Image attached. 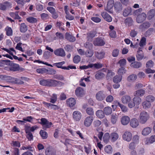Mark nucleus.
I'll return each mask as SVG.
<instances>
[{"label": "nucleus", "instance_id": "obj_47", "mask_svg": "<svg viewBox=\"0 0 155 155\" xmlns=\"http://www.w3.org/2000/svg\"><path fill=\"white\" fill-rule=\"evenodd\" d=\"M104 74L102 72H98L95 75V78L97 79H101L103 78Z\"/></svg>", "mask_w": 155, "mask_h": 155}, {"label": "nucleus", "instance_id": "obj_37", "mask_svg": "<svg viewBox=\"0 0 155 155\" xmlns=\"http://www.w3.org/2000/svg\"><path fill=\"white\" fill-rule=\"evenodd\" d=\"M18 12H11L9 15L11 17L14 18L15 19H19L21 18V17L18 15Z\"/></svg>", "mask_w": 155, "mask_h": 155}, {"label": "nucleus", "instance_id": "obj_26", "mask_svg": "<svg viewBox=\"0 0 155 155\" xmlns=\"http://www.w3.org/2000/svg\"><path fill=\"white\" fill-rule=\"evenodd\" d=\"M9 65L11 66L10 69L13 71H17L19 69V65L13 63L12 62L10 63Z\"/></svg>", "mask_w": 155, "mask_h": 155}, {"label": "nucleus", "instance_id": "obj_6", "mask_svg": "<svg viewBox=\"0 0 155 155\" xmlns=\"http://www.w3.org/2000/svg\"><path fill=\"white\" fill-rule=\"evenodd\" d=\"M81 114L79 111H74L73 113V118L75 121H79L81 120Z\"/></svg>", "mask_w": 155, "mask_h": 155}, {"label": "nucleus", "instance_id": "obj_45", "mask_svg": "<svg viewBox=\"0 0 155 155\" xmlns=\"http://www.w3.org/2000/svg\"><path fill=\"white\" fill-rule=\"evenodd\" d=\"M131 12L130 8H127L125 9L123 12V15L124 17L128 16Z\"/></svg>", "mask_w": 155, "mask_h": 155}, {"label": "nucleus", "instance_id": "obj_60", "mask_svg": "<svg viewBox=\"0 0 155 155\" xmlns=\"http://www.w3.org/2000/svg\"><path fill=\"white\" fill-rule=\"evenodd\" d=\"M84 47L87 48L91 49L93 47L92 44L89 42H87L84 44Z\"/></svg>", "mask_w": 155, "mask_h": 155}, {"label": "nucleus", "instance_id": "obj_27", "mask_svg": "<svg viewBox=\"0 0 155 155\" xmlns=\"http://www.w3.org/2000/svg\"><path fill=\"white\" fill-rule=\"evenodd\" d=\"M150 24L148 21H146L140 26V28L141 29H147L150 27Z\"/></svg>", "mask_w": 155, "mask_h": 155}, {"label": "nucleus", "instance_id": "obj_24", "mask_svg": "<svg viewBox=\"0 0 155 155\" xmlns=\"http://www.w3.org/2000/svg\"><path fill=\"white\" fill-rule=\"evenodd\" d=\"M65 38L70 42H74L75 40V38L71 35L69 33L67 32L65 34Z\"/></svg>", "mask_w": 155, "mask_h": 155}, {"label": "nucleus", "instance_id": "obj_62", "mask_svg": "<svg viewBox=\"0 0 155 155\" xmlns=\"http://www.w3.org/2000/svg\"><path fill=\"white\" fill-rule=\"evenodd\" d=\"M119 52V50L118 49H114L112 51V55L114 57H117L118 55Z\"/></svg>", "mask_w": 155, "mask_h": 155}, {"label": "nucleus", "instance_id": "obj_8", "mask_svg": "<svg viewBox=\"0 0 155 155\" xmlns=\"http://www.w3.org/2000/svg\"><path fill=\"white\" fill-rule=\"evenodd\" d=\"M123 139L126 141H130L132 138L131 133L129 131L125 132L123 135Z\"/></svg>", "mask_w": 155, "mask_h": 155}, {"label": "nucleus", "instance_id": "obj_54", "mask_svg": "<svg viewBox=\"0 0 155 155\" xmlns=\"http://www.w3.org/2000/svg\"><path fill=\"white\" fill-rule=\"evenodd\" d=\"M146 100L150 102L153 101L155 100V98L153 96L151 95L147 96L146 97Z\"/></svg>", "mask_w": 155, "mask_h": 155}, {"label": "nucleus", "instance_id": "obj_55", "mask_svg": "<svg viewBox=\"0 0 155 155\" xmlns=\"http://www.w3.org/2000/svg\"><path fill=\"white\" fill-rule=\"evenodd\" d=\"M92 65V68L94 67L97 69H99L102 68L103 65L100 63H97L94 64H91Z\"/></svg>", "mask_w": 155, "mask_h": 155}, {"label": "nucleus", "instance_id": "obj_12", "mask_svg": "<svg viewBox=\"0 0 155 155\" xmlns=\"http://www.w3.org/2000/svg\"><path fill=\"white\" fill-rule=\"evenodd\" d=\"M75 93L77 97H81L84 94V91L83 88L79 87L76 89Z\"/></svg>", "mask_w": 155, "mask_h": 155}, {"label": "nucleus", "instance_id": "obj_53", "mask_svg": "<svg viewBox=\"0 0 155 155\" xmlns=\"http://www.w3.org/2000/svg\"><path fill=\"white\" fill-rule=\"evenodd\" d=\"M15 2L21 5V6H23L26 2H29L30 0H26L25 1L24 0H15Z\"/></svg>", "mask_w": 155, "mask_h": 155}, {"label": "nucleus", "instance_id": "obj_4", "mask_svg": "<svg viewBox=\"0 0 155 155\" xmlns=\"http://www.w3.org/2000/svg\"><path fill=\"white\" fill-rule=\"evenodd\" d=\"M93 44L95 46H102L105 44V42L101 38H97L95 39Z\"/></svg>", "mask_w": 155, "mask_h": 155}, {"label": "nucleus", "instance_id": "obj_41", "mask_svg": "<svg viewBox=\"0 0 155 155\" xmlns=\"http://www.w3.org/2000/svg\"><path fill=\"white\" fill-rule=\"evenodd\" d=\"M40 134L42 139H47L48 137L47 133L44 130H41L40 131Z\"/></svg>", "mask_w": 155, "mask_h": 155}, {"label": "nucleus", "instance_id": "obj_25", "mask_svg": "<svg viewBox=\"0 0 155 155\" xmlns=\"http://www.w3.org/2000/svg\"><path fill=\"white\" fill-rule=\"evenodd\" d=\"M118 116L116 114H113L111 115L110 120L111 123L113 124L116 123L117 120Z\"/></svg>", "mask_w": 155, "mask_h": 155}, {"label": "nucleus", "instance_id": "obj_11", "mask_svg": "<svg viewBox=\"0 0 155 155\" xmlns=\"http://www.w3.org/2000/svg\"><path fill=\"white\" fill-rule=\"evenodd\" d=\"M101 15L106 21L109 22L112 21V17L107 12H101Z\"/></svg>", "mask_w": 155, "mask_h": 155}, {"label": "nucleus", "instance_id": "obj_56", "mask_svg": "<svg viewBox=\"0 0 155 155\" xmlns=\"http://www.w3.org/2000/svg\"><path fill=\"white\" fill-rule=\"evenodd\" d=\"M146 38L145 37H142L140 40L139 45L142 48L144 46L146 45Z\"/></svg>", "mask_w": 155, "mask_h": 155}, {"label": "nucleus", "instance_id": "obj_2", "mask_svg": "<svg viewBox=\"0 0 155 155\" xmlns=\"http://www.w3.org/2000/svg\"><path fill=\"white\" fill-rule=\"evenodd\" d=\"M41 122H39V123L42 125L43 129L45 130H46L47 128H50L51 126H52V123L51 122H49L45 118H41Z\"/></svg>", "mask_w": 155, "mask_h": 155}, {"label": "nucleus", "instance_id": "obj_40", "mask_svg": "<svg viewBox=\"0 0 155 155\" xmlns=\"http://www.w3.org/2000/svg\"><path fill=\"white\" fill-rule=\"evenodd\" d=\"M26 133L27 134L26 137L28 139V140L31 141L33 140V136L32 134L29 130H26Z\"/></svg>", "mask_w": 155, "mask_h": 155}, {"label": "nucleus", "instance_id": "obj_61", "mask_svg": "<svg viewBox=\"0 0 155 155\" xmlns=\"http://www.w3.org/2000/svg\"><path fill=\"white\" fill-rule=\"evenodd\" d=\"M126 63V61L124 59H123L120 60L118 62V63L120 64V66L123 67L124 66Z\"/></svg>", "mask_w": 155, "mask_h": 155}, {"label": "nucleus", "instance_id": "obj_15", "mask_svg": "<svg viewBox=\"0 0 155 155\" xmlns=\"http://www.w3.org/2000/svg\"><path fill=\"white\" fill-rule=\"evenodd\" d=\"M96 99L98 101H101L105 98V96L103 94V91H100L97 92L96 95Z\"/></svg>", "mask_w": 155, "mask_h": 155}, {"label": "nucleus", "instance_id": "obj_1", "mask_svg": "<svg viewBox=\"0 0 155 155\" xmlns=\"http://www.w3.org/2000/svg\"><path fill=\"white\" fill-rule=\"evenodd\" d=\"M149 118V115L147 112L143 111L140 114L139 120L140 124H145Z\"/></svg>", "mask_w": 155, "mask_h": 155}, {"label": "nucleus", "instance_id": "obj_18", "mask_svg": "<svg viewBox=\"0 0 155 155\" xmlns=\"http://www.w3.org/2000/svg\"><path fill=\"white\" fill-rule=\"evenodd\" d=\"M131 101V98L128 95H125L121 98L122 102L125 104H127Z\"/></svg>", "mask_w": 155, "mask_h": 155}, {"label": "nucleus", "instance_id": "obj_29", "mask_svg": "<svg viewBox=\"0 0 155 155\" xmlns=\"http://www.w3.org/2000/svg\"><path fill=\"white\" fill-rule=\"evenodd\" d=\"M104 113L102 110H98L96 112V115L99 118H103L104 117Z\"/></svg>", "mask_w": 155, "mask_h": 155}, {"label": "nucleus", "instance_id": "obj_52", "mask_svg": "<svg viewBox=\"0 0 155 155\" xmlns=\"http://www.w3.org/2000/svg\"><path fill=\"white\" fill-rule=\"evenodd\" d=\"M117 105H118L121 108L122 111L124 112H126L127 111V108L126 107L121 104L119 102L117 103Z\"/></svg>", "mask_w": 155, "mask_h": 155}, {"label": "nucleus", "instance_id": "obj_22", "mask_svg": "<svg viewBox=\"0 0 155 155\" xmlns=\"http://www.w3.org/2000/svg\"><path fill=\"white\" fill-rule=\"evenodd\" d=\"M96 34V33L94 31H91L87 34V41H91L92 40V38L94 37Z\"/></svg>", "mask_w": 155, "mask_h": 155}, {"label": "nucleus", "instance_id": "obj_20", "mask_svg": "<svg viewBox=\"0 0 155 155\" xmlns=\"http://www.w3.org/2000/svg\"><path fill=\"white\" fill-rule=\"evenodd\" d=\"M145 93V91L144 90L141 89L135 91L134 93V96L138 97L143 96Z\"/></svg>", "mask_w": 155, "mask_h": 155}, {"label": "nucleus", "instance_id": "obj_5", "mask_svg": "<svg viewBox=\"0 0 155 155\" xmlns=\"http://www.w3.org/2000/svg\"><path fill=\"white\" fill-rule=\"evenodd\" d=\"M93 120V116H89L87 117L84 120V125L86 127H89L91 124Z\"/></svg>", "mask_w": 155, "mask_h": 155}, {"label": "nucleus", "instance_id": "obj_49", "mask_svg": "<svg viewBox=\"0 0 155 155\" xmlns=\"http://www.w3.org/2000/svg\"><path fill=\"white\" fill-rule=\"evenodd\" d=\"M57 95L55 94H53L52 95L51 97L50 102L54 104L57 101Z\"/></svg>", "mask_w": 155, "mask_h": 155}, {"label": "nucleus", "instance_id": "obj_36", "mask_svg": "<svg viewBox=\"0 0 155 155\" xmlns=\"http://www.w3.org/2000/svg\"><path fill=\"white\" fill-rule=\"evenodd\" d=\"M142 64L140 62L137 61H135L131 64V66L134 68H138L141 66Z\"/></svg>", "mask_w": 155, "mask_h": 155}, {"label": "nucleus", "instance_id": "obj_3", "mask_svg": "<svg viewBox=\"0 0 155 155\" xmlns=\"http://www.w3.org/2000/svg\"><path fill=\"white\" fill-rule=\"evenodd\" d=\"M114 3V0H109L107 2L106 7H105L104 10L109 13L112 14L113 12V8Z\"/></svg>", "mask_w": 155, "mask_h": 155}, {"label": "nucleus", "instance_id": "obj_35", "mask_svg": "<svg viewBox=\"0 0 155 155\" xmlns=\"http://www.w3.org/2000/svg\"><path fill=\"white\" fill-rule=\"evenodd\" d=\"M136 96L133 99V101H134L135 105H139L141 102V99L139 97Z\"/></svg>", "mask_w": 155, "mask_h": 155}, {"label": "nucleus", "instance_id": "obj_10", "mask_svg": "<svg viewBox=\"0 0 155 155\" xmlns=\"http://www.w3.org/2000/svg\"><path fill=\"white\" fill-rule=\"evenodd\" d=\"M12 5L11 3L7 1L3 3H0V9L2 10H5L7 8Z\"/></svg>", "mask_w": 155, "mask_h": 155}, {"label": "nucleus", "instance_id": "obj_44", "mask_svg": "<svg viewBox=\"0 0 155 155\" xmlns=\"http://www.w3.org/2000/svg\"><path fill=\"white\" fill-rule=\"evenodd\" d=\"M110 136L108 133H106L104 135L103 137V140L104 141L105 143H107L108 142Z\"/></svg>", "mask_w": 155, "mask_h": 155}, {"label": "nucleus", "instance_id": "obj_32", "mask_svg": "<svg viewBox=\"0 0 155 155\" xmlns=\"http://www.w3.org/2000/svg\"><path fill=\"white\" fill-rule=\"evenodd\" d=\"M142 105L144 109H147L150 107L151 104L150 102L146 100L142 103Z\"/></svg>", "mask_w": 155, "mask_h": 155}, {"label": "nucleus", "instance_id": "obj_46", "mask_svg": "<svg viewBox=\"0 0 155 155\" xmlns=\"http://www.w3.org/2000/svg\"><path fill=\"white\" fill-rule=\"evenodd\" d=\"M57 80L54 79H49V86L50 87H55L57 86Z\"/></svg>", "mask_w": 155, "mask_h": 155}, {"label": "nucleus", "instance_id": "obj_42", "mask_svg": "<svg viewBox=\"0 0 155 155\" xmlns=\"http://www.w3.org/2000/svg\"><path fill=\"white\" fill-rule=\"evenodd\" d=\"M104 151L107 153H111L113 152L112 148L110 145L107 146L105 147Z\"/></svg>", "mask_w": 155, "mask_h": 155}, {"label": "nucleus", "instance_id": "obj_48", "mask_svg": "<svg viewBox=\"0 0 155 155\" xmlns=\"http://www.w3.org/2000/svg\"><path fill=\"white\" fill-rule=\"evenodd\" d=\"M40 84L42 85L49 86V79L41 80L40 81Z\"/></svg>", "mask_w": 155, "mask_h": 155}, {"label": "nucleus", "instance_id": "obj_38", "mask_svg": "<svg viewBox=\"0 0 155 155\" xmlns=\"http://www.w3.org/2000/svg\"><path fill=\"white\" fill-rule=\"evenodd\" d=\"M137 78V76L135 74L129 75L127 78V81L129 82L134 81Z\"/></svg>", "mask_w": 155, "mask_h": 155}, {"label": "nucleus", "instance_id": "obj_58", "mask_svg": "<svg viewBox=\"0 0 155 155\" xmlns=\"http://www.w3.org/2000/svg\"><path fill=\"white\" fill-rule=\"evenodd\" d=\"M27 21L31 23H34L37 21V19L36 18L33 17H29L27 18Z\"/></svg>", "mask_w": 155, "mask_h": 155}, {"label": "nucleus", "instance_id": "obj_14", "mask_svg": "<svg viewBox=\"0 0 155 155\" xmlns=\"http://www.w3.org/2000/svg\"><path fill=\"white\" fill-rule=\"evenodd\" d=\"M142 48H139L136 55L137 60L140 61L142 60L144 57V54L142 50Z\"/></svg>", "mask_w": 155, "mask_h": 155}, {"label": "nucleus", "instance_id": "obj_31", "mask_svg": "<svg viewBox=\"0 0 155 155\" xmlns=\"http://www.w3.org/2000/svg\"><path fill=\"white\" fill-rule=\"evenodd\" d=\"M27 27L24 23L21 24L20 30L21 32H25L27 30Z\"/></svg>", "mask_w": 155, "mask_h": 155}, {"label": "nucleus", "instance_id": "obj_59", "mask_svg": "<svg viewBox=\"0 0 155 155\" xmlns=\"http://www.w3.org/2000/svg\"><path fill=\"white\" fill-rule=\"evenodd\" d=\"M80 60L81 57L78 55H76L74 57L73 61L75 63L78 64L80 61Z\"/></svg>", "mask_w": 155, "mask_h": 155}, {"label": "nucleus", "instance_id": "obj_39", "mask_svg": "<svg viewBox=\"0 0 155 155\" xmlns=\"http://www.w3.org/2000/svg\"><path fill=\"white\" fill-rule=\"evenodd\" d=\"M126 71V70L125 68L123 67H121L118 69L117 73L119 75L122 76V75L125 74Z\"/></svg>", "mask_w": 155, "mask_h": 155}, {"label": "nucleus", "instance_id": "obj_21", "mask_svg": "<svg viewBox=\"0 0 155 155\" xmlns=\"http://www.w3.org/2000/svg\"><path fill=\"white\" fill-rule=\"evenodd\" d=\"M55 151L51 147L47 148L45 150L46 155H55Z\"/></svg>", "mask_w": 155, "mask_h": 155}, {"label": "nucleus", "instance_id": "obj_23", "mask_svg": "<svg viewBox=\"0 0 155 155\" xmlns=\"http://www.w3.org/2000/svg\"><path fill=\"white\" fill-rule=\"evenodd\" d=\"M155 15V9H152L150 10L147 13V18L148 20H151Z\"/></svg>", "mask_w": 155, "mask_h": 155}, {"label": "nucleus", "instance_id": "obj_9", "mask_svg": "<svg viewBox=\"0 0 155 155\" xmlns=\"http://www.w3.org/2000/svg\"><path fill=\"white\" fill-rule=\"evenodd\" d=\"M146 18V14L142 13L137 16L136 18V21L138 23H141L145 20Z\"/></svg>", "mask_w": 155, "mask_h": 155}, {"label": "nucleus", "instance_id": "obj_16", "mask_svg": "<svg viewBox=\"0 0 155 155\" xmlns=\"http://www.w3.org/2000/svg\"><path fill=\"white\" fill-rule=\"evenodd\" d=\"M130 124L133 128H136L139 125V122L138 120L136 118L132 119L130 120Z\"/></svg>", "mask_w": 155, "mask_h": 155}, {"label": "nucleus", "instance_id": "obj_13", "mask_svg": "<svg viewBox=\"0 0 155 155\" xmlns=\"http://www.w3.org/2000/svg\"><path fill=\"white\" fill-rule=\"evenodd\" d=\"M67 104L70 107H73L76 104V100L73 98H70L66 101Z\"/></svg>", "mask_w": 155, "mask_h": 155}, {"label": "nucleus", "instance_id": "obj_64", "mask_svg": "<svg viewBox=\"0 0 155 155\" xmlns=\"http://www.w3.org/2000/svg\"><path fill=\"white\" fill-rule=\"evenodd\" d=\"M43 56L45 59H48L50 56V52L48 51H45L44 53Z\"/></svg>", "mask_w": 155, "mask_h": 155}, {"label": "nucleus", "instance_id": "obj_28", "mask_svg": "<svg viewBox=\"0 0 155 155\" xmlns=\"http://www.w3.org/2000/svg\"><path fill=\"white\" fill-rule=\"evenodd\" d=\"M103 111L106 115H110L112 113V109L110 107H106L104 108Z\"/></svg>", "mask_w": 155, "mask_h": 155}, {"label": "nucleus", "instance_id": "obj_63", "mask_svg": "<svg viewBox=\"0 0 155 155\" xmlns=\"http://www.w3.org/2000/svg\"><path fill=\"white\" fill-rule=\"evenodd\" d=\"M136 145L133 142H131L129 145V148L131 150H134L136 148Z\"/></svg>", "mask_w": 155, "mask_h": 155}, {"label": "nucleus", "instance_id": "obj_43", "mask_svg": "<svg viewBox=\"0 0 155 155\" xmlns=\"http://www.w3.org/2000/svg\"><path fill=\"white\" fill-rule=\"evenodd\" d=\"M122 78V76L117 75L114 77L113 81L114 83H117L121 81Z\"/></svg>", "mask_w": 155, "mask_h": 155}, {"label": "nucleus", "instance_id": "obj_51", "mask_svg": "<svg viewBox=\"0 0 155 155\" xmlns=\"http://www.w3.org/2000/svg\"><path fill=\"white\" fill-rule=\"evenodd\" d=\"M139 136L137 135L134 136L132 138V142L137 144L139 142Z\"/></svg>", "mask_w": 155, "mask_h": 155}, {"label": "nucleus", "instance_id": "obj_7", "mask_svg": "<svg viewBox=\"0 0 155 155\" xmlns=\"http://www.w3.org/2000/svg\"><path fill=\"white\" fill-rule=\"evenodd\" d=\"M54 53L58 56L63 57L65 56V53L64 50L61 48H58L54 50Z\"/></svg>", "mask_w": 155, "mask_h": 155}, {"label": "nucleus", "instance_id": "obj_50", "mask_svg": "<svg viewBox=\"0 0 155 155\" xmlns=\"http://www.w3.org/2000/svg\"><path fill=\"white\" fill-rule=\"evenodd\" d=\"M86 113L89 115H93L94 114V111L93 109L89 107L87 108L86 110Z\"/></svg>", "mask_w": 155, "mask_h": 155}, {"label": "nucleus", "instance_id": "obj_33", "mask_svg": "<svg viewBox=\"0 0 155 155\" xmlns=\"http://www.w3.org/2000/svg\"><path fill=\"white\" fill-rule=\"evenodd\" d=\"M105 53L104 51L97 52L96 53V56L98 59H101L104 58Z\"/></svg>", "mask_w": 155, "mask_h": 155}, {"label": "nucleus", "instance_id": "obj_19", "mask_svg": "<svg viewBox=\"0 0 155 155\" xmlns=\"http://www.w3.org/2000/svg\"><path fill=\"white\" fill-rule=\"evenodd\" d=\"M152 129L149 127L144 128L142 131V134L144 136H147L149 134L151 131Z\"/></svg>", "mask_w": 155, "mask_h": 155}, {"label": "nucleus", "instance_id": "obj_34", "mask_svg": "<svg viewBox=\"0 0 155 155\" xmlns=\"http://www.w3.org/2000/svg\"><path fill=\"white\" fill-rule=\"evenodd\" d=\"M133 20L131 18H127L124 21V23L126 25L128 26H131L132 25Z\"/></svg>", "mask_w": 155, "mask_h": 155}, {"label": "nucleus", "instance_id": "obj_17", "mask_svg": "<svg viewBox=\"0 0 155 155\" xmlns=\"http://www.w3.org/2000/svg\"><path fill=\"white\" fill-rule=\"evenodd\" d=\"M130 121V118L127 116L122 117L121 119V122L123 125H126L128 124Z\"/></svg>", "mask_w": 155, "mask_h": 155}, {"label": "nucleus", "instance_id": "obj_30", "mask_svg": "<svg viewBox=\"0 0 155 155\" xmlns=\"http://www.w3.org/2000/svg\"><path fill=\"white\" fill-rule=\"evenodd\" d=\"M110 138L112 141L114 142L118 138V134L116 133H113L111 134Z\"/></svg>", "mask_w": 155, "mask_h": 155}, {"label": "nucleus", "instance_id": "obj_57", "mask_svg": "<svg viewBox=\"0 0 155 155\" xmlns=\"http://www.w3.org/2000/svg\"><path fill=\"white\" fill-rule=\"evenodd\" d=\"M85 54L86 57L90 58L93 55V52L91 49H89L85 52Z\"/></svg>", "mask_w": 155, "mask_h": 155}]
</instances>
